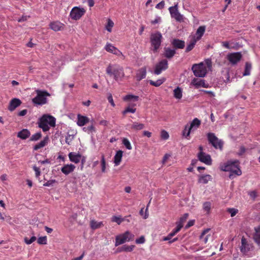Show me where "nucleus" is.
Segmentation results:
<instances>
[{
	"instance_id": "nucleus-56",
	"label": "nucleus",
	"mask_w": 260,
	"mask_h": 260,
	"mask_svg": "<svg viewBox=\"0 0 260 260\" xmlns=\"http://www.w3.org/2000/svg\"><path fill=\"white\" fill-rule=\"evenodd\" d=\"M56 182V181L55 179H51L47 181L46 183H45L43 185L44 186H52L53 184Z\"/></svg>"
},
{
	"instance_id": "nucleus-9",
	"label": "nucleus",
	"mask_w": 260,
	"mask_h": 260,
	"mask_svg": "<svg viewBox=\"0 0 260 260\" xmlns=\"http://www.w3.org/2000/svg\"><path fill=\"white\" fill-rule=\"evenodd\" d=\"M69 159L71 161L75 164H78L81 161V168L83 169L84 164L86 161V157L82 156L79 153L76 152H70L68 154Z\"/></svg>"
},
{
	"instance_id": "nucleus-3",
	"label": "nucleus",
	"mask_w": 260,
	"mask_h": 260,
	"mask_svg": "<svg viewBox=\"0 0 260 260\" xmlns=\"http://www.w3.org/2000/svg\"><path fill=\"white\" fill-rule=\"evenodd\" d=\"M211 66L210 61L207 62V66L203 62H200L198 64H194L192 66L191 70L196 77H204L207 72V67H211Z\"/></svg>"
},
{
	"instance_id": "nucleus-25",
	"label": "nucleus",
	"mask_w": 260,
	"mask_h": 260,
	"mask_svg": "<svg viewBox=\"0 0 260 260\" xmlns=\"http://www.w3.org/2000/svg\"><path fill=\"white\" fill-rule=\"evenodd\" d=\"M212 178L210 175H203L199 176L198 183L201 184H207L209 181H211Z\"/></svg>"
},
{
	"instance_id": "nucleus-48",
	"label": "nucleus",
	"mask_w": 260,
	"mask_h": 260,
	"mask_svg": "<svg viewBox=\"0 0 260 260\" xmlns=\"http://www.w3.org/2000/svg\"><path fill=\"white\" fill-rule=\"evenodd\" d=\"M122 144L128 150H131L132 147L131 146L129 141L127 138H123L122 140Z\"/></svg>"
},
{
	"instance_id": "nucleus-45",
	"label": "nucleus",
	"mask_w": 260,
	"mask_h": 260,
	"mask_svg": "<svg viewBox=\"0 0 260 260\" xmlns=\"http://www.w3.org/2000/svg\"><path fill=\"white\" fill-rule=\"evenodd\" d=\"M41 137H42V134L40 132L36 133L31 136V137L30 138V141H38L41 138Z\"/></svg>"
},
{
	"instance_id": "nucleus-63",
	"label": "nucleus",
	"mask_w": 260,
	"mask_h": 260,
	"mask_svg": "<svg viewBox=\"0 0 260 260\" xmlns=\"http://www.w3.org/2000/svg\"><path fill=\"white\" fill-rule=\"evenodd\" d=\"M74 136L69 135L66 138V142L67 144H70V142L73 139Z\"/></svg>"
},
{
	"instance_id": "nucleus-60",
	"label": "nucleus",
	"mask_w": 260,
	"mask_h": 260,
	"mask_svg": "<svg viewBox=\"0 0 260 260\" xmlns=\"http://www.w3.org/2000/svg\"><path fill=\"white\" fill-rule=\"evenodd\" d=\"M229 213L231 214V217H234L238 212V210L235 208H229L228 210Z\"/></svg>"
},
{
	"instance_id": "nucleus-50",
	"label": "nucleus",
	"mask_w": 260,
	"mask_h": 260,
	"mask_svg": "<svg viewBox=\"0 0 260 260\" xmlns=\"http://www.w3.org/2000/svg\"><path fill=\"white\" fill-rule=\"evenodd\" d=\"M122 222L125 223L133 222L134 220L133 218L131 215L125 216L124 217H122Z\"/></svg>"
},
{
	"instance_id": "nucleus-62",
	"label": "nucleus",
	"mask_w": 260,
	"mask_h": 260,
	"mask_svg": "<svg viewBox=\"0 0 260 260\" xmlns=\"http://www.w3.org/2000/svg\"><path fill=\"white\" fill-rule=\"evenodd\" d=\"M164 6L165 2L162 1L156 5L155 8L158 9H162L164 8Z\"/></svg>"
},
{
	"instance_id": "nucleus-7",
	"label": "nucleus",
	"mask_w": 260,
	"mask_h": 260,
	"mask_svg": "<svg viewBox=\"0 0 260 260\" xmlns=\"http://www.w3.org/2000/svg\"><path fill=\"white\" fill-rule=\"evenodd\" d=\"M169 11L172 18H174L176 21L182 22L184 21L185 17L178 10V3H175L174 6L169 7Z\"/></svg>"
},
{
	"instance_id": "nucleus-58",
	"label": "nucleus",
	"mask_w": 260,
	"mask_h": 260,
	"mask_svg": "<svg viewBox=\"0 0 260 260\" xmlns=\"http://www.w3.org/2000/svg\"><path fill=\"white\" fill-rule=\"evenodd\" d=\"M114 23L111 20H109L108 21L107 25H106V29L109 31H111V28L113 26Z\"/></svg>"
},
{
	"instance_id": "nucleus-53",
	"label": "nucleus",
	"mask_w": 260,
	"mask_h": 260,
	"mask_svg": "<svg viewBox=\"0 0 260 260\" xmlns=\"http://www.w3.org/2000/svg\"><path fill=\"white\" fill-rule=\"evenodd\" d=\"M107 99H108V102L111 104V105L112 107H114L115 106V103L114 102V101H113V96H112V94L111 93H108Z\"/></svg>"
},
{
	"instance_id": "nucleus-22",
	"label": "nucleus",
	"mask_w": 260,
	"mask_h": 260,
	"mask_svg": "<svg viewBox=\"0 0 260 260\" xmlns=\"http://www.w3.org/2000/svg\"><path fill=\"white\" fill-rule=\"evenodd\" d=\"M181 229H176L175 230L170 233L167 236L164 237L162 238L163 241H170L169 243H171L173 242L176 241L177 240V238L173 239V240L170 241L172 238L178 232L180 231Z\"/></svg>"
},
{
	"instance_id": "nucleus-11",
	"label": "nucleus",
	"mask_w": 260,
	"mask_h": 260,
	"mask_svg": "<svg viewBox=\"0 0 260 260\" xmlns=\"http://www.w3.org/2000/svg\"><path fill=\"white\" fill-rule=\"evenodd\" d=\"M252 244L251 243L250 241L243 237L241 239V246L240 247V250L241 252L246 254L252 249Z\"/></svg>"
},
{
	"instance_id": "nucleus-24",
	"label": "nucleus",
	"mask_w": 260,
	"mask_h": 260,
	"mask_svg": "<svg viewBox=\"0 0 260 260\" xmlns=\"http://www.w3.org/2000/svg\"><path fill=\"white\" fill-rule=\"evenodd\" d=\"M201 121L197 118H195L189 124V127L191 131L196 130L201 125Z\"/></svg>"
},
{
	"instance_id": "nucleus-47",
	"label": "nucleus",
	"mask_w": 260,
	"mask_h": 260,
	"mask_svg": "<svg viewBox=\"0 0 260 260\" xmlns=\"http://www.w3.org/2000/svg\"><path fill=\"white\" fill-rule=\"evenodd\" d=\"M115 48L116 47L115 46H114L113 45H112L110 43H107L105 47V50L107 51H108L110 53H113Z\"/></svg>"
},
{
	"instance_id": "nucleus-26",
	"label": "nucleus",
	"mask_w": 260,
	"mask_h": 260,
	"mask_svg": "<svg viewBox=\"0 0 260 260\" xmlns=\"http://www.w3.org/2000/svg\"><path fill=\"white\" fill-rule=\"evenodd\" d=\"M123 155V151L122 150H118L116 152L114 157V163L115 166H118L121 161Z\"/></svg>"
},
{
	"instance_id": "nucleus-29",
	"label": "nucleus",
	"mask_w": 260,
	"mask_h": 260,
	"mask_svg": "<svg viewBox=\"0 0 260 260\" xmlns=\"http://www.w3.org/2000/svg\"><path fill=\"white\" fill-rule=\"evenodd\" d=\"M30 135V132L27 129H23L17 134V137L21 139L25 140Z\"/></svg>"
},
{
	"instance_id": "nucleus-54",
	"label": "nucleus",
	"mask_w": 260,
	"mask_h": 260,
	"mask_svg": "<svg viewBox=\"0 0 260 260\" xmlns=\"http://www.w3.org/2000/svg\"><path fill=\"white\" fill-rule=\"evenodd\" d=\"M102 172L104 173L106 171V161L104 155H102L101 159Z\"/></svg>"
},
{
	"instance_id": "nucleus-31",
	"label": "nucleus",
	"mask_w": 260,
	"mask_h": 260,
	"mask_svg": "<svg viewBox=\"0 0 260 260\" xmlns=\"http://www.w3.org/2000/svg\"><path fill=\"white\" fill-rule=\"evenodd\" d=\"M50 27L52 30L56 31L60 30L62 24L58 21L53 22L50 23Z\"/></svg>"
},
{
	"instance_id": "nucleus-55",
	"label": "nucleus",
	"mask_w": 260,
	"mask_h": 260,
	"mask_svg": "<svg viewBox=\"0 0 260 260\" xmlns=\"http://www.w3.org/2000/svg\"><path fill=\"white\" fill-rule=\"evenodd\" d=\"M145 238L144 236H141L140 238L137 239L135 241L137 244H143L145 242Z\"/></svg>"
},
{
	"instance_id": "nucleus-39",
	"label": "nucleus",
	"mask_w": 260,
	"mask_h": 260,
	"mask_svg": "<svg viewBox=\"0 0 260 260\" xmlns=\"http://www.w3.org/2000/svg\"><path fill=\"white\" fill-rule=\"evenodd\" d=\"M252 69V65L250 62H246L245 66L244 72L243 74L244 76H249L250 74L251 70Z\"/></svg>"
},
{
	"instance_id": "nucleus-41",
	"label": "nucleus",
	"mask_w": 260,
	"mask_h": 260,
	"mask_svg": "<svg viewBox=\"0 0 260 260\" xmlns=\"http://www.w3.org/2000/svg\"><path fill=\"white\" fill-rule=\"evenodd\" d=\"M139 100V96L133 94H127L125 95L123 98L124 101H138Z\"/></svg>"
},
{
	"instance_id": "nucleus-61",
	"label": "nucleus",
	"mask_w": 260,
	"mask_h": 260,
	"mask_svg": "<svg viewBox=\"0 0 260 260\" xmlns=\"http://www.w3.org/2000/svg\"><path fill=\"white\" fill-rule=\"evenodd\" d=\"M184 220H181V218L180 217L179 220L177 222V226L176 228H183L184 225Z\"/></svg>"
},
{
	"instance_id": "nucleus-46",
	"label": "nucleus",
	"mask_w": 260,
	"mask_h": 260,
	"mask_svg": "<svg viewBox=\"0 0 260 260\" xmlns=\"http://www.w3.org/2000/svg\"><path fill=\"white\" fill-rule=\"evenodd\" d=\"M37 240V238L35 236H32L30 239L27 237L24 238V241L26 244H30Z\"/></svg>"
},
{
	"instance_id": "nucleus-5",
	"label": "nucleus",
	"mask_w": 260,
	"mask_h": 260,
	"mask_svg": "<svg viewBox=\"0 0 260 260\" xmlns=\"http://www.w3.org/2000/svg\"><path fill=\"white\" fill-rule=\"evenodd\" d=\"M162 39V35L159 31L151 34L150 40L152 47L151 50L153 52H157L158 49L161 45Z\"/></svg>"
},
{
	"instance_id": "nucleus-14",
	"label": "nucleus",
	"mask_w": 260,
	"mask_h": 260,
	"mask_svg": "<svg viewBox=\"0 0 260 260\" xmlns=\"http://www.w3.org/2000/svg\"><path fill=\"white\" fill-rule=\"evenodd\" d=\"M198 157L200 161L207 165H211L212 164V159L209 154H206L203 151H200L198 154Z\"/></svg>"
},
{
	"instance_id": "nucleus-37",
	"label": "nucleus",
	"mask_w": 260,
	"mask_h": 260,
	"mask_svg": "<svg viewBox=\"0 0 260 260\" xmlns=\"http://www.w3.org/2000/svg\"><path fill=\"white\" fill-rule=\"evenodd\" d=\"M174 96L176 99L180 100L182 96V90L179 87L176 88L174 91Z\"/></svg>"
},
{
	"instance_id": "nucleus-34",
	"label": "nucleus",
	"mask_w": 260,
	"mask_h": 260,
	"mask_svg": "<svg viewBox=\"0 0 260 260\" xmlns=\"http://www.w3.org/2000/svg\"><path fill=\"white\" fill-rule=\"evenodd\" d=\"M255 232L253 235V238L254 242L260 245V229H254Z\"/></svg>"
},
{
	"instance_id": "nucleus-35",
	"label": "nucleus",
	"mask_w": 260,
	"mask_h": 260,
	"mask_svg": "<svg viewBox=\"0 0 260 260\" xmlns=\"http://www.w3.org/2000/svg\"><path fill=\"white\" fill-rule=\"evenodd\" d=\"M135 245H124L122 247L117 249L118 252L126 251L131 252L133 250Z\"/></svg>"
},
{
	"instance_id": "nucleus-19",
	"label": "nucleus",
	"mask_w": 260,
	"mask_h": 260,
	"mask_svg": "<svg viewBox=\"0 0 260 260\" xmlns=\"http://www.w3.org/2000/svg\"><path fill=\"white\" fill-rule=\"evenodd\" d=\"M21 104L20 100L14 98L11 100L9 103L8 109L10 111H14L17 107H19Z\"/></svg>"
},
{
	"instance_id": "nucleus-59",
	"label": "nucleus",
	"mask_w": 260,
	"mask_h": 260,
	"mask_svg": "<svg viewBox=\"0 0 260 260\" xmlns=\"http://www.w3.org/2000/svg\"><path fill=\"white\" fill-rule=\"evenodd\" d=\"M32 168L34 171L35 172L36 177L37 178H39L41 175V171L40 169L35 165L33 166Z\"/></svg>"
},
{
	"instance_id": "nucleus-49",
	"label": "nucleus",
	"mask_w": 260,
	"mask_h": 260,
	"mask_svg": "<svg viewBox=\"0 0 260 260\" xmlns=\"http://www.w3.org/2000/svg\"><path fill=\"white\" fill-rule=\"evenodd\" d=\"M47 237L43 236L39 237L37 240V243L40 245H45L47 244Z\"/></svg>"
},
{
	"instance_id": "nucleus-13",
	"label": "nucleus",
	"mask_w": 260,
	"mask_h": 260,
	"mask_svg": "<svg viewBox=\"0 0 260 260\" xmlns=\"http://www.w3.org/2000/svg\"><path fill=\"white\" fill-rule=\"evenodd\" d=\"M168 67V61L166 59H163L156 64L154 73L156 75H159L162 71L166 70Z\"/></svg>"
},
{
	"instance_id": "nucleus-30",
	"label": "nucleus",
	"mask_w": 260,
	"mask_h": 260,
	"mask_svg": "<svg viewBox=\"0 0 260 260\" xmlns=\"http://www.w3.org/2000/svg\"><path fill=\"white\" fill-rule=\"evenodd\" d=\"M89 122V119L86 116L78 115L77 124L79 126H82Z\"/></svg>"
},
{
	"instance_id": "nucleus-42",
	"label": "nucleus",
	"mask_w": 260,
	"mask_h": 260,
	"mask_svg": "<svg viewBox=\"0 0 260 260\" xmlns=\"http://www.w3.org/2000/svg\"><path fill=\"white\" fill-rule=\"evenodd\" d=\"M104 226L103 221H96L92 220L90 221V228H100Z\"/></svg>"
},
{
	"instance_id": "nucleus-8",
	"label": "nucleus",
	"mask_w": 260,
	"mask_h": 260,
	"mask_svg": "<svg viewBox=\"0 0 260 260\" xmlns=\"http://www.w3.org/2000/svg\"><path fill=\"white\" fill-rule=\"evenodd\" d=\"M208 140L210 144H211L215 149H219L222 150L223 147V142L222 140H219L215 135L212 133H209L207 135Z\"/></svg>"
},
{
	"instance_id": "nucleus-52",
	"label": "nucleus",
	"mask_w": 260,
	"mask_h": 260,
	"mask_svg": "<svg viewBox=\"0 0 260 260\" xmlns=\"http://www.w3.org/2000/svg\"><path fill=\"white\" fill-rule=\"evenodd\" d=\"M83 130L85 132H87L88 133H89L90 132H92V131H94V127L93 126V125H91L90 126L84 127L83 128Z\"/></svg>"
},
{
	"instance_id": "nucleus-16",
	"label": "nucleus",
	"mask_w": 260,
	"mask_h": 260,
	"mask_svg": "<svg viewBox=\"0 0 260 260\" xmlns=\"http://www.w3.org/2000/svg\"><path fill=\"white\" fill-rule=\"evenodd\" d=\"M211 229H206L201 233L200 236V239L204 243H206L209 239H211Z\"/></svg>"
},
{
	"instance_id": "nucleus-6",
	"label": "nucleus",
	"mask_w": 260,
	"mask_h": 260,
	"mask_svg": "<svg viewBox=\"0 0 260 260\" xmlns=\"http://www.w3.org/2000/svg\"><path fill=\"white\" fill-rule=\"evenodd\" d=\"M135 236L128 231L125 232L124 233L119 234L116 236L115 238V246L122 244L126 242H129L134 240Z\"/></svg>"
},
{
	"instance_id": "nucleus-1",
	"label": "nucleus",
	"mask_w": 260,
	"mask_h": 260,
	"mask_svg": "<svg viewBox=\"0 0 260 260\" xmlns=\"http://www.w3.org/2000/svg\"><path fill=\"white\" fill-rule=\"evenodd\" d=\"M220 169L222 171L230 172L229 178L231 179L242 174L238 160L228 161L226 163L220 165Z\"/></svg>"
},
{
	"instance_id": "nucleus-44",
	"label": "nucleus",
	"mask_w": 260,
	"mask_h": 260,
	"mask_svg": "<svg viewBox=\"0 0 260 260\" xmlns=\"http://www.w3.org/2000/svg\"><path fill=\"white\" fill-rule=\"evenodd\" d=\"M111 221L116 222L118 225L122 223V217L121 216H113L111 219Z\"/></svg>"
},
{
	"instance_id": "nucleus-36",
	"label": "nucleus",
	"mask_w": 260,
	"mask_h": 260,
	"mask_svg": "<svg viewBox=\"0 0 260 260\" xmlns=\"http://www.w3.org/2000/svg\"><path fill=\"white\" fill-rule=\"evenodd\" d=\"M191 132V131L189 127V124H187L185 125L184 128L182 131V135L183 137L189 139L188 137H189Z\"/></svg>"
},
{
	"instance_id": "nucleus-38",
	"label": "nucleus",
	"mask_w": 260,
	"mask_h": 260,
	"mask_svg": "<svg viewBox=\"0 0 260 260\" xmlns=\"http://www.w3.org/2000/svg\"><path fill=\"white\" fill-rule=\"evenodd\" d=\"M166 79L164 78L157 80L156 81L153 80H149V82L150 85H153L155 87H158L161 85L164 82H165Z\"/></svg>"
},
{
	"instance_id": "nucleus-18",
	"label": "nucleus",
	"mask_w": 260,
	"mask_h": 260,
	"mask_svg": "<svg viewBox=\"0 0 260 260\" xmlns=\"http://www.w3.org/2000/svg\"><path fill=\"white\" fill-rule=\"evenodd\" d=\"M75 168V166L73 164H67L61 168V171L63 174L67 175L73 172Z\"/></svg>"
},
{
	"instance_id": "nucleus-32",
	"label": "nucleus",
	"mask_w": 260,
	"mask_h": 260,
	"mask_svg": "<svg viewBox=\"0 0 260 260\" xmlns=\"http://www.w3.org/2000/svg\"><path fill=\"white\" fill-rule=\"evenodd\" d=\"M130 128L134 131H140L144 128V124L137 122H134L131 125Z\"/></svg>"
},
{
	"instance_id": "nucleus-27",
	"label": "nucleus",
	"mask_w": 260,
	"mask_h": 260,
	"mask_svg": "<svg viewBox=\"0 0 260 260\" xmlns=\"http://www.w3.org/2000/svg\"><path fill=\"white\" fill-rule=\"evenodd\" d=\"M49 141V138L47 136L45 137L44 139L42 141H41L40 142L38 143L37 144L35 145L34 146V150H37L39 149H41L44 146H45L48 143Z\"/></svg>"
},
{
	"instance_id": "nucleus-43",
	"label": "nucleus",
	"mask_w": 260,
	"mask_h": 260,
	"mask_svg": "<svg viewBox=\"0 0 260 260\" xmlns=\"http://www.w3.org/2000/svg\"><path fill=\"white\" fill-rule=\"evenodd\" d=\"M211 206V203L210 202H206L203 204V209L207 214L210 213Z\"/></svg>"
},
{
	"instance_id": "nucleus-64",
	"label": "nucleus",
	"mask_w": 260,
	"mask_h": 260,
	"mask_svg": "<svg viewBox=\"0 0 260 260\" xmlns=\"http://www.w3.org/2000/svg\"><path fill=\"white\" fill-rule=\"evenodd\" d=\"M27 110L24 109V110L20 111L18 113V115L20 116H25L27 114Z\"/></svg>"
},
{
	"instance_id": "nucleus-33",
	"label": "nucleus",
	"mask_w": 260,
	"mask_h": 260,
	"mask_svg": "<svg viewBox=\"0 0 260 260\" xmlns=\"http://www.w3.org/2000/svg\"><path fill=\"white\" fill-rule=\"evenodd\" d=\"M197 42L198 41H196L195 39H193V38H191L190 41H189V43L187 44L186 47L185 52H189L190 51H191L194 47Z\"/></svg>"
},
{
	"instance_id": "nucleus-15",
	"label": "nucleus",
	"mask_w": 260,
	"mask_h": 260,
	"mask_svg": "<svg viewBox=\"0 0 260 260\" xmlns=\"http://www.w3.org/2000/svg\"><path fill=\"white\" fill-rule=\"evenodd\" d=\"M41 119L51 127H54L55 126L56 119L52 116L45 114Z\"/></svg>"
},
{
	"instance_id": "nucleus-12",
	"label": "nucleus",
	"mask_w": 260,
	"mask_h": 260,
	"mask_svg": "<svg viewBox=\"0 0 260 260\" xmlns=\"http://www.w3.org/2000/svg\"><path fill=\"white\" fill-rule=\"evenodd\" d=\"M242 54L240 52L231 53L228 54L227 59L232 64H236L241 59Z\"/></svg>"
},
{
	"instance_id": "nucleus-40",
	"label": "nucleus",
	"mask_w": 260,
	"mask_h": 260,
	"mask_svg": "<svg viewBox=\"0 0 260 260\" xmlns=\"http://www.w3.org/2000/svg\"><path fill=\"white\" fill-rule=\"evenodd\" d=\"M39 126L44 132L48 131L50 128V126L41 120V118L39 123Z\"/></svg>"
},
{
	"instance_id": "nucleus-57",
	"label": "nucleus",
	"mask_w": 260,
	"mask_h": 260,
	"mask_svg": "<svg viewBox=\"0 0 260 260\" xmlns=\"http://www.w3.org/2000/svg\"><path fill=\"white\" fill-rule=\"evenodd\" d=\"M136 111V108H131L130 107H127L123 111V114H125L128 112H130V113H135Z\"/></svg>"
},
{
	"instance_id": "nucleus-28",
	"label": "nucleus",
	"mask_w": 260,
	"mask_h": 260,
	"mask_svg": "<svg viewBox=\"0 0 260 260\" xmlns=\"http://www.w3.org/2000/svg\"><path fill=\"white\" fill-rule=\"evenodd\" d=\"M192 83L197 88L199 87L207 88L208 87V85L205 83L204 80L194 79Z\"/></svg>"
},
{
	"instance_id": "nucleus-21",
	"label": "nucleus",
	"mask_w": 260,
	"mask_h": 260,
	"mask_svg": "<svg viewBox=\"0 0 260 260\" xmlns=\"http://www.w3.org/2000/svg\"><path fill=\"white\" fill-rule=\"evenodd\" d=\"M176 54V50L175 49H172L170 47H165L164 48V55L168 59H171Z\"/></svg>"
},
{
	"instance_id": "nucleus-17",
	"label": "nucleus",
	"mask_w": 260,
	"mask_h": 260,
	"mask_svg": "<svg viewBox=\"0 0 260 260\" xmlns=\"http://www.w3.org/2000/svg\"><path fill=\"white\" fill-rule=\"evenodd\" d=\"M206 30V26H200L198 27L197 29L195 35L192 36L191 38L193 39H195L196 41H199L202 37L203 36Z\"/></svg>"
},
{
	"instance_id": "nucleus-23",
	"label": "nucleus",
	"mask_w": 260,
	"mask_h": 260,
	"mask_svg": "<svg viewBox=\"0 0 260 260\" xmlns=\"http://www.w3.org/2000/svg\"><path fill=\"white\" fill-rule=\"evenodd\" d=\"M146 68L143 67L141 69H140L136 75V78L137 80L138 81H140L142 80L143 79H144L146 77Z\"/></svg>"
},
{
	"instance_id": "nucleus-51",
	"label": "nucleus",
	"mask_w": 260,
	"mask_h": 260,
	"mask_svg": "<svg viewBox=\"0 0 260 260\" xmlns=\"http://www.w3.org/2000/svg\"><path fill=\"white\" fill-rule=\"evenodd\" d=\"M161 138L163 140H167L169 138V133L165 130H162L160 133Z\"/></svg>"
},
{
	"instance_id": "nucleus-10",
	"label": "nucleus",
	"mask_w": 260,
	"mask_h": 260,
	"mask_svg": "<svg viewBox=\"0 0 260 260\" xmlns=\"http://www.w3.org/2000/svg\"><path fill=\"white\" fill-rule=\"evenodd\" d=\"M85 12V10L84 8L75 7L72 9L70 15L72 19L77 20L79 19L84 14Z\"/></svg>"
},
{
	"instance_id": "nucleus-2",
	"label": "nucleus",
	"mask_w": 260,
	"mask_h": 260,
	"mask_svg": "<svg viewBox=\"0 0 260 260\" xmlns=\"http://www.w3.org/2000/svg\"><path fill=\"white\" fill-rule=\"evenodd\" d=\"M106 71L110 77H113L116 81H122L125 76L123 68L117 64H109Z\"/></svg>"
},
{
	"instance_id": "nucleus-4",
	"label": "nucleus",
	"mask_w": 260,
	"mask_h": 260,
	"mask_svg": "<svg viewBox=\"0 0 260 260\" xmlns=\"http://www.w3.org/2000/svg\"><path fill=\"white\" fill-rule=\"evenodd\" d=\"M37 94L36 96L32 99V103L37 105H43L47 103L48 96H50V94L46 90L37 89L35 90Z\"/></svg>"
},
{
	"instance_id": "nucleus-20",
	"label": "nucleus",
	"mask_w": 260,
	"mask_h": 260,
	"mask_svg": "<svg viewBox=\"0 0 260 260\" xmlns=\"http://www.w3.org/2000/svg\"><path fill=\"white\" fill-rule=\"evenodd\" d=\"M172 45L175 49H183L185 47V42L178 39H174L171 41Z\"/></svg>"
}]
</instances>
